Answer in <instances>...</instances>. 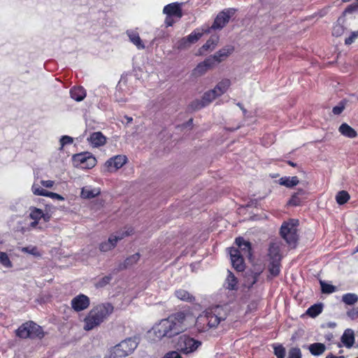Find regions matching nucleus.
<instances>
[{
    "mask_svg": "<svg viewBox=\"0 0 358 358\" xmlns=\"http://www.w3.org/2000/svg\"><path fill=\"white\" fill-rule=\"evenodd\" d=\"M114 311L109 303L99 304L92 308L83 319V329L91 331L100 326Z\"/></svg>",
    "mask_w": 358,
    "mask_h": 358,
    "instance_id": "1",
    "label": "nucleus"
},
{
    "mask_svg": "<svg viewBox=\"0 0 358 358\" xmlns=\"http://www.w3.org/2000/svg\"><path fill=\"white\" fill-rule=\"evenodd\" d=\"M150 338L152 341H160L163 338H173L180 334L173 317L170 315L167 318L161 320L156 323L148 331Z\"/></svg>",
    "mask_w": 358,
    "mask_h": 358,
    "instance_id": "2",
    "label": "nucleus"
},
{
    "mask_svg": "<svg viewBox=\"0 0 358 358\" xmlns=\"http://www.w3.org/2000/svg\"><path fill=\"white\" fill-rule=\"evenodd\" d=\"M171 315L173 317L174 322L181 333L186 331L194 325H196L197 329L201 331H206V327H200L199 320L201 319V317H199L196 319L195 315L189 308L177 311L172 313Z\"/></svg>",
    "mask_w": 358,
    "mask_h": 358,
    "instance_id": "3",
    "label": "nucleus"
},
{
    "mask_svg": "<svg viewBox=\"0 0 358 358\" xmlns=\"http://www.w3.org/2000/svg\"><path fill=\"white\" fill-rule=\"evenodd\" d=\"M17 337L23 339L26 338H39L44 337L45 333L41 327L32 321L24 322L15 331Z\"/></svg>",
    "mask_w": 358,
    "mask_h": 358,
    "instance_id": "4",
    "label": "nucleus"
},
{
    "mask_svg": "<svg viewBox=\"0 0 358 358\" xmlns=\"http://www.w3.org/2000/svg\"><path fill=\"white\" fill-rule=\"evenodd\" d=\"M299 221L297 219H290L283 223L280 229V234L286 242L292 246H295L298 238V226Z\"/></svg>",
    "mask_w": 358,
    "mask_h": 358,
    "instance_id": "5",
    "label": "nucleus"
},
{
    "mask_svg": "<svg viewBox=\"0 0 358 358\" xmlns=\"http://www.w3.org/2000/svg\"><path fill=\"white\" fill-rule=\"evenodd\" d=\"M137 347L136 342L127 338L115 345L110 351V358H121L131 354Z\"/></svg>",
    "mask_w": 358,
    "mask_h": 358,
    "instance_id": "6",
    "label": "nucleus"
},
{
    "mask_svg": "<svg viewBox=\"0 0 358 358\" xmlns=\"http://www.w3.org/2000/svg\"><path fill=\"white\" fill-rule=\"evenodd\" d=\"M201 345L199 341L185 334L178 338L176 347L180 352L187 355L196 351Z\"/></svg>",
    "mask_w": 358,
    "mask_h": 358,
    "instance_id": "7",
    "label": "nucleus"
},
{
    "mask_svg": "<svg viewBox=\"0 0 358 358\" xmlns=\"http://www.w3.org/2000/svg\"><path fill=\"white\" fill-rule=\"evenodd\" d=\"M226 316V311L221 306H215L206 311V317L210 328L216 327Z\"/></svg>",
    "mask_w": 358,
    "mask_h": 358,
    "instance_id": "8",
    "label": "nucleus"
},
{
    "mask_svg": "<svg viewBox=\"0 0 358 358\" xmlns=\"http://www.w3.org/2000/svg\"><path fill=\"white\" fill-rule=\"evenodd\" d=\"M128 162L124 155H118L109 158L103 164V170L106 173H113L117 172Z\"/></svg>",
    "mask_w": 358,
    "mask_h": 358,
    "instance_id": "9",
    "label": "nucleus"
},
{
    "mask_svg": "<svg viewBox=\"0 0 358 358\" xmlns=\"http://www.w3.org/2000/svg\"><path fill=\"white\" fill-rule=\"evenodd\" d=\"M234 8H227L220 11L215 17L214 22L210 29L220 30L223 29L229 22L230 18L235 14Z\"/></svg>",
    "mask_w": 358,
    "mask_h": 358,
    "instance_id": "10",
    "label": "nucleus"
},
{
    "mask_svg": "<svg viewBox=\"0 0 358 358\" xmlns=\"http://www.w3.org/2000/svg\"><path fill=\"white\" fill-rule=\"evenodd\" d=\"M73 161L76 166L83 169H92L96 164V159L89 153H80L73 156Z\"/></svg>",
    "mask_w": 358,
    "mask_h": 358,
    "instance_id": "11",
    "label": "nucleus"
},
{
    "mask_svg": "<svg viewBox=\"0 0 358 358\" xmlns=\"http://www.w3.org/2000/svg\"><path fill=\"white\" fill-rule=\"evenodd\" d=\"M90 304V298L83 294L73 297L71 301V308L76 312H80L88 308Z\"/></svg>",
    "mask_w": 358,
    "mask_h": 358,
    "instance_id": "12",
    "label": "nucleus"
},
{
    "mask_svg": "<svg viewBox=\"0 0 358 358\" xmlns=\"http://www.w3.org/2000/svg\"><path fill=\"white\" fill-rule=\"evenodd\" d=\"M118 242L114 234H111L106 239L99 243L98 250L103 254L112 252L117 247Z\"/></svg>",
    "mask_w": 358,
    "mask_h": 358,
    "instance_id": "13",
    "label": "nucleus"
},
{
    "mask_svg": "<svg viewBox=\"0 0 358 358\" xmlns=\"http://www.w3.org/2000/svg\"><path fill=\"white\" fill-rule=\"evenodd\" d=\"M214 67L215 66L212 64L211 59H208L207 57L203 62L196 65V66L192 70V74L196 78L201 77Z\"/></svg>",
    "mask_w": 358,
    "mask_h": 358,
    "instance_id": "14",
    "label": "nucleus"
},
{
    "mask_svg": "<svg viewBox=\"0 0 358 358\" xmlns=\"http://www.w3.org/2000/svg\"><path fill=\"white\" fill-rule=\"evenodd\" d=\"M203 36V32H193L188 36L181 38L178 41V48L186 49L190 47L192 44L197 42Z\"/></svg>",
    "mask_w": 358,
    "mask_h": 358,
    "instance_id": "15",
    "label": "nucleus"
},
{
    "mask_svg": "<svg viewBox=\"0 0 358 358\" xmlns=\"http://www.w3.org/2000/svg\"><path fill=\"white\" fill-rule=\"evenodd\" d=\"M233 51L234 48L231 47L224 48L218 50L213 55H211L208 58L211 59L212 64L215 66L217 64L228 57Z\"/></svg>",
    "mask_w": 358,
    "mask_h": 358,
    "instance_id": "16",
    "label": "nucleus"
},
{
    "mask_svg": "<svg viewBox=\"0 0 358 358\" xmlns=\"http://www.w3.org/2000/svg\"><path fill=\"white\" fill-rule=\"evenodd\" d=\"M229 254L233 266L238 271L243 270V259L240 253V251L236 248H231L229 250Z\"/></svg>",
    "mask_w": 358,
    "mask_h": 358,
    "instance_id": "17",
    "label": "nucleus"
},
{
    "mask_svg": "<svg viewBox=\"0 0 358 358\" xmlns=\"http://www.w3.org/2000/svg\"><path fill=\"white\" fill-rule=\"evenodd\" d=\"M262 267L259 266L255 268L254 271L247 272L244 276L243 285L248 288L252 287L256 282L257 278L262 272Z\"/></svg>",
    "mask_w": 358,
    "mask_h": 358,
    "instance_id": "18",
    "label": "nucleus"
},
{
    "mask_svg": "<svg viewBox=\"0 0 358 358\" xmlns=\"http://www.w3.org/2000/svg\"><path fill=\"white\" fill-rule=\"evenodd\" d=\"M141 258L139 252L134 253L127 257L122 263L118 266L119 270H124L133 267L136 265Z\"/></svg>",
    "mask_w": 358,
    "mask_h": 358,
    "instance_id": "19",
    "label": "nucleus"
},
{
    "mask_svg": "<svg viewBox=\"0 0 358 358\" xmlns=\"http://www.w3.org/2000/svg\"><path fill=\"white\" fill-rule=\"evenodd\" d=\"M338 130L340 134L345 138L353 139L358 136L357 131L345 122L342 123Z\"/></svg>",
    "mask_w": 358,
    "mask_h": 358,
    "instance_id": "20",
    "label": "nucleus"
},
{
    "mask_svg": "<svg viewBox=\"0 0 358 358\" xmlns=\"http://www.w3.org/2000/svg\"><path fill=\"white\" fill-rule=\"evenodd\" d=\"M218 38L211 37L204 45H203L196 53V55H204L208 52L213 51L217 45Z\"/></svg>",
    "mask_w": 358,
    "mask_h": 358,
    "instance_id": "21",
    "label": "nucleus"
},
{
    "mask_svg": "<svg viewBox=\"0 0 358 358\" xmlns=\"http://www.w3.org/2000/svg\"><path fill=\"white\" fill-rule=\"evenodd\" d=\"M100 194V188L86 186L81 189L80 197L84 199H91L98 196Z\"/></svg>",
    "mask_w": 358,
    "mask_h": 358,
    "instance_id": "22",
    "label": "nucleus"
},
{
    "mask_svg": "<svg viewBox=\"0 0 358 358\" xmlns=\"http://www.w3.org/2000/svg\"><path fill=\"white\" fill-rule=\"evenodd\" d=\"M231 85V82L229 79L224 78L217 83L213 90L217 95L220 96L228 91Z\"/></svg>",
    "mask_w": 358,
    "mask_h": 358,
    "instance_id": "23",
    "label": "nucleus"
},
{
    "mask_svg": "<svg viewBox=\"0 0 358 358\" xmlns=\"http://www.w3.org/2000/svg\"><path fill=\"white\" fill-rule=\"evenodd\" d=\"M30 217L34 220V222L31 223V226L32 227H35L36 224H38V221L43 218L45 221L49 220V217L45 216V215L43 213V210L41 209L37 208H31V212L29 215Z\"/></svg>",
    "mask_w": 358,
    "mask_h": 358,
    "instance_id": "24",
    "label": "nucleus"
},
{
    "mask_svg": "<svg viewBox=\"0 0 358 358\" xmlns=\"http://www.w3.org/2000/svg\"><path fill=\"white\" fill-rule=\"evenodd\" d=\"M93 147H99L106 144V138L100 131L92 134L88 138Z\"/></svg>",
    "mask_w": 358,
    "mask_h": 358,
    "instance_id": "25",
    "label": "nucleus"
},
{
    "mask_svg": "<svg viewBox=\"0 0 358 358\" xmlns=\"http://www.w3.org/2000/svg\"><path fill=\"white\" fill-rule=\"evenodd\" d=\"M163 11L164 13L168 15H176L178 17H182L180 4L178 3H173L166 6Z\"/></svg>",
    "mask_w": 358,
    "mask_h": 358,
    "instance_id": "26",
    "label": "nucleus"
},
{
    "mask_svg": "<svg viewBox=\"0 0 358 358\" xmlns=\"http://www.w3.org/2000/svg\"><path fill=\"white\" fill-rule=\"evenodd\" d=\"M341 341L345 347L351 348L355 343L354 331L350 329H346L341 337Z\"/></svg>",
    "mask_w": 358,
    "mask_h": 358,
    "instance_id": "27",
    "label": "nucleus"
},
{
    "mask_svg": "<svg viewBox=\"0 0 358 358\" xmlns=\"http://www.w3.org/2000/svg\"><path fill=\"white\" fill-rule=\"evenodd\" d=\"M175 295L179 300L192 303L195 301V297L188 291L183 289H178L175 292Z\"/></svg>",
    "mask_w": 358,
    "mask_h": 358,
    "instance_id": "28",
    "label": "nucleus"
},
{
    "mask_svg": "<svg viewBox=\"0 0 358 358\" xmlns=\"http://www.w3.org/2000/svg\"><path fill=\"white\" fill-rule=\"evenodd\" d=\"M278 182L287 188H293L299 184V180L297 176L282 177L280 178Z\"/></svg>",
    "mask_w": 358,
    "mask_h": 358,
    "instance_id": "29",
    "label": "nucleus"
},
{
    "mask_svg": "<svg viewBox=\"0 0 358 358\" xmlns=\"http://www.w3.org/2000/svg\"><path fill=\"white\" fill-rule=\"evenodd\" d=\"M306 194V191L301 188L298 189L296 192L293 193L290 199L288 201L287 204L292 206H300L302 201L300 198V196H302Z\"/></svg>",
    "mask_w": 358,
    "mask_h": 358,
    "instance_id": "30",
    "label": "nucleus"
},
{
    "mask_svg": "<svg viewBox=\"0 0 358 358\" xmlns=\"http://www.w3.org/2000/svg\"><path fill=\"white\" fill-rule=\"evenodd\" d=\"M118 241H122L124 238L133 236L135 234V230L131 227H125L122 229L113 233Z\"/></svg>",
    "mask_w": 358,
    "mask_h": 358,
    "instance_id": "31",
    "label": "nucleus"
},
{
    "mask_svg": "<svg viewBox=\"0 0 358 358\" xmlns=\"http://www.w3.org/2000/svg\"><path fill=\"white\" fill-rule=\"evenodd\" d=\"M268 256H269V261H280L281 260V256L280 255V248L279 245L273 243L270 245L269 250H268Z\"/></svg>",
    "mask_w": 358,
    "mask_h": 358,
    "instance_id": "32",
    "label": "nucleus"
},
{
    "mask_svg": "<svg viewBox=\"0 0 358 358\" xmlns=\"http://www.w3.org/2000/svg\"><path fill=\"white\" fill-rule=\"evenodd\" d=\"M236 243L245 255L250 256V243L245 241L243 238L239 237L236 239Z\"/></svg>",
    "mask_w": 358,
    "mask_h": 358,
    "instance_id": "33",
    "label": "nucleus"
},
{
    "mask_svg": "<svg viewBox=\"0 0 358 358\" xmlns=\"http://www.w3.org/2000/svg\"><path fill=\"white\" fill-rule=\"evenodd\" d=\"M326 346L321 343H315L310 345L309 350L310 353L315 356H318L324 352Z\"/></svg>",
    "mask_w": 358,
    "mask_h": 358,
    "instance_id": "34",
    "label": "nucleus"
},
{
    "mask_svg": "<svg viewBox=\"0 0 358 358\" xmlns=\"http://www.w3.org/2000/svg\"><path fill=\"white\" fill-rule=\"evenodd\" d=\"M217 97L219 96L217 95L216 92L213 89L206 92L202 96L201 99L204 104H206V106H208L214 100H215Z\"/></svg>",
    "mask_w": 358,
    "mask_h": 358,
    "instance_id": "35",
    "label": "nucleus"
},
{
    "mask_svg": "<svg viewBox=\"0 0 358 358\" xmlns=\"http://www.w3.org/2000/svg\"><path fill=\"white\" fill-rule=\"evenodd\" d=\"M280 261H269L268 271L273 276H277L280 273Z\"/></svg>",
    "mask_w": 358,
    "mask_h": 358,
    "instance_id": "36",
    "label": "nucleus"
},
{
    "mask_svg": "<svg viewBox=\"0 0 358 358\" xmlns=\"http://www.w3.org/2000/svg\"><path fill=\"white\" fill-rule=\"evenodd\" d=\"M71 97L77 101H82L85 96V92L82 87L74 88L71 92Z\"/></svg>",
    "mask_w": 358,
    "mask_h": 358,
    "instance_id": "37",
    "label": "nucleus"
},
{
    "mask_svg": "<svg viewBox=\"0 0 358 358\" xmlns=\"http://www.w3.org/2000/svg\"><path fill=\"white\" fill-rule=\"evenodd\" d=\"M350 194L346 191H340L336 196V202L339 205H343L350 199Z\"/></svg>",
    "mask_w": 358,
    "mask_h": 358,
    "instance_id": "38",
    "label": "nucleus"
},
{
    "mask_svg": "<svg viewBox=\"0 0 358 358\" xmlns=\"http://www.w3.org/2000/svg\"><path fill=\"white\" fill-rule=\"evenodd\" d=\"M206 106V104H204L202 99L201 98L200 99H196V100H194L193 101H192L189 104L188 107L191 110L196 111V110H199Z\"/></svg>",
    "mask_w": 358,
    "mask_h": 358,
    "instance_id": "39",
    "label": "nucleus"
},
{
    "mask_svg": "<svg viewBox=\"0 0 358 358\" xmlns=\"http://www.w3.org/2000/svg\"><path fill=\"white\" fill-rule=\"evenodd\" d=\"M322 308L320 305H313L310 308H309L306 313L309 316L314 317L318 315L322 312Z\"/></svg>",
    "mask_w": 358,
    "mask_h": 358,
    "instance_id": "40",
    "label": "nucleus"
},
{
    "mask_svg": "<svg viewBox=\"0 0 358 358\" xmlns=\"http://www.w3.org/2000/svg\"><path fill=\"white\" fill-rule=\"evenodd\" d=\"M227 285L229 289H234L237 285L236 278L231 272H229L227 278Z\"/></svg>",
    "mask_w": 358,
    "mask_h": 358,
    "instance_id": "41",
    "label": "nucleus"
},
{
    "mask_svg": "<svg viewBox=\"0 0 358 358\" xmlns=\"http://www.w3.org/2000/svg\"><path fill=\"white\" fill-rule=\"evenodd\" d=\"M129 38L131 41L137 46L139 49L144 48V45L142 43V41L139 37V36L137 34H129Z\"/></svg>",
    "mask_w": 358,
    "mask_h": 358,
    "instance_id": "42",
    "label": "nucleus"
},
{
    "mask_svg": "<svg viewBox=\"0 0 358 358\" xmlns=\"http://www.w3.org/2000/svg\"><path fill=\"white\" fill-rule=\"evenodd\" d=\"M343 301L346 304L352 305L358 301V296L355 294H347L343 295Z\"/></svg>",
    "mask_w": 358,
    "mask_h": 358,
    "instance_id": "43",
    "label": "nucleus"
},
{
    "mask_svg": "<svg viewBox=\"0 0 358 358\" xmlns=\"http://www.w3.org/2000/svg\"><path fill=\"white\" fill-rule=\"evenodd\" d=\"M0 264L7 268H11L13 266L8 256L3 252H0Z\"/></svg>",
    "mask_w": 358,
    "mask_h": 358,
    "instance_id": "44",
    "label": "nucleus"
},
{
    "mask_svg": "<svg viewBox=\"0 0 358 358\" xmlns=\"http://www.w3.org/2000/svg\"><path fill=\"white\" fill-rule=\"evenodd\" d=\"M320 285L322 292L325 294H330L336 291V287L332 285L324 282L320 280Z\"/></svg>",
    "mask_w": 358,
    "mask_h": 358,
    "instance_id": "45",
    "label": "nucleus"
},
{
    "mask_svg": "<svg viewBox=\"0 0 358 358\" xmlns=\"http://www.w3.org/2000/svg\"><path fill=\"white\" fill-rule=\"evenodd\" d=\"M274 354L277 358H285V348L280 345L275 346Z\"/></svg>",
    "mask_w": 358,
    "mask_h": 358,
    "instance_id": "46",
    "label": "nucleus"
},
{
    "mask_svg": "<svg viewBox=\"0 0 358 358\" xmlns=\"http://www.w3.org/2000/svg\"><path fill=\"white\" fill-rule=\"evenodd\" d=\"M288 358H301V352L300 349L293 348L289 351Z\"/></svg>",
    "mask_w": 358,
    "mask_h": 358,
    "instance_id": "47",
    "label": "nucleus"
},
{
    "mask_svg": "<svg viewBox=\"0 0 358 358\" xmlns=\"http://www.w3.org/2000/svg\"><path fill=\"white\" fill-rule=\"evenodd\" d=\"M358 37V31L352 32L351 35L345 40L347 45H351Z\"/></svg>",
    "mask_w": 358,
    "mask_h": 358,
    "instance_id": "48",
    "label": "nucleus"
},
{
    "mask_svg": "<svg viewBox=\"0 0 358 358\" xmlns=\"http://www.w3.org/2000/svg\"><path fill=\"white\" fill-rule=\"evenodd\" d=\"M21 250L22 252H24L31 254V255H35V256H38L39 255V253H38V252L37 250V248L36 247H31V248L25 247V248H22L21 249Z\"/></svg>",
    "mask_w": 358,
    "mask_h": 358,
    "instance_id": "49",
    "label": "nucleus"
},
{
    "mask_svg": "<svg viewBox=\"0 0 358 358\" xmlns=\"http://www.w3.org/2000/svg\"><path fill=\"white\" fill-rule=\"evenodd\" d=\"M32 191L33 193L36 195L45 196L46 193V190H45L43 188H41L40 187H38L36 185H33Z\"/></svg>",
    "mask_w": 358,
    "mask_h": 358,
    "instance_id": "50",
    "label": "nucleus"
},
{
    "mask_svg": "<svg viewBox=\"0 0 358 358\" xmlns=\"http://www.w3.org/2000/svg\"><path fill=\"white\" fill-rule=\"evenodd\" d=\"M45 196H48V197L55 199H57L59 201L64 200V198L62 196H61L60 194L54 193V192H48V191H46Z\"/></svg>",
    "mask_w": 358,
    "mask_h": 358,
    "instance_id": "51",
    "label": "nucleus"
},
{
    "mask_svg": "<svg viewBox=\"0 0 358 358\" xmlns=\"http://www.w3.org/2000/svg\"><path fill=\"white\" fill-rule=\"evenodd\" d=\"M73 142V138L68 136H64L60 139L61 143V148L64 147L66 144H69Z\"/></svg>",
    "mask_w": 358,
    "mask_h": 358,
    "instance_id": "52",
    "label": "nucleus"
},
{
    "mask_svg": "<svg viewBox=\"0 0 358 358\" xmlns=\"http://www.w3.org/2000/svg\"><path fill=\"white\" fill-rule=\"evenodd\" d=\"M164 358H182L180 354L176 351H171L165 355Z\"/></svg>",
    "mask_w": 358,
    "mask_h": 358,
    "instance_id": "53",
    "label": "nucleus"
},
{
    "mask_svg": "<svg viewBox=\"0 0 358 358\" xmlns=\"http://www.w3.org/2000/svg\"><path fill=\"white\" fill-rule=\"evenodd\" d=\"M344 110V106L339 105L333 108V113L335 115H340Z\"/></svg>",
    "mask_w": 358,
    "mask_h": 358,
    "instance_id": "54",
    "label": "nucleus"
},
{
    "mask_svg": "<svg viewBox=\"0 0 358 358\" xmlns=\"http://www.w3.org/2000/svg\"><path fill=\"white\" fill-rule=\"evenodd\" d=\"M41 184L45 187L51 188L54 186L55 182L53 180H42Z\"/></svg>",
    "mask_w": 358,
    "mask_h": 358,
    "instance_id": "55",
    "label": "nucleus"
},
{
    "mask_svg": "<svg viewBox=\"0 0 358 358\" xmlns=\"http://www.w3.org/2000/svg\"><path fill=\"white\" fill-rule=\"evenodd\" d=\"M343 31V30L342 27L336 26L334 28L333 34L338 36L342 34Z\"/></svg>",
    "mask_w": 358,
    "mask_h": 358,
    "instance_id": "56",
    "label": "nucleus"
},
{
    "mask_svg": "<svg viewBox=\"0 0 358 358\" xmlns=\"http://www.w3.org/2000/svg\"><path fill=\"white\" fill-rule=\"evenodd\" d=\"M356 8H357L356 6H349L344 11V13H343L344 15H346L348 13H352V11L355 10L356 9Z\"/></svg>",
    "mask_w": 358,
    "mask_h": 358,
    "instance_id": "57",
    "label": "nucleus"
},
{
    "mask_svg": "<svg viewBox=\"0 0 358 358\" xmlns=\"http://www.w3.org/2000/svg\"><path fill=\"white\" fill-rule=\"evenodd\" d=\"M325 358H345L343 356H335L332 354L327 355Z\"/></svg>",
    "mask_w": 358,
    "mask_h": 358,
    "instance_id": "58",
    "label": "nucleus"
},
{
    "mask_svg": "<svg viewBox=\"0 0 358 358\" xmlns=\"http://www.w3.org/2000/svg\"><path fill=\"white\" fill-rule=\"evenodd\" d=\"M166 24L167 26H171L172 24H173L172 20H171L170 18H166Z\"/></svg>",
    "mask_w": 358,
    "mask_h": 358,
    "instance_id": "59",
    "label": "nucleus"
},
{
    "mask_svg": "<svg viewBox=\"0 0 358 358\" xmlns=\"http://www.w3.org/2000/svg\"><path fill=\"white\" fill-rule=\"evenodd\" d=\"M348 314V315H349V316H351V315H352L351 312H349Z\"/></svg>",
    "mask_w": 358,
    "mask_h": 358,
    "instance_id": "60",
    "label": "nucleus"
},
{
    "mask_svg": "<svg viewBox=\"0 0 358 358\" xmlns=\"http://www.w3.org/2000/svg\"><path fill=\"white\" fill-rule=\"evenodd\" d=\"M291 166H294V164L293 163H289Z\"/></svg>",
    "mask_w": 358,
    "mask_h": 358,
    "instance_id": "61",
    "label": "nucleus"
},
{
    "mask_svg": "<svg viewBox=\"0 0 358 358\" xmlns=\"http://www.w3.org/2000/svg\"><path fill=\"white\" fill-rule=\"evenodd\" d=\"M357 358H358V357H357Z\"/></svg>",
    "mask_w": 358,
    "mask_h": 358,
    "instance_id": "62",
    "label": "nucleus"
}]
</instances>
